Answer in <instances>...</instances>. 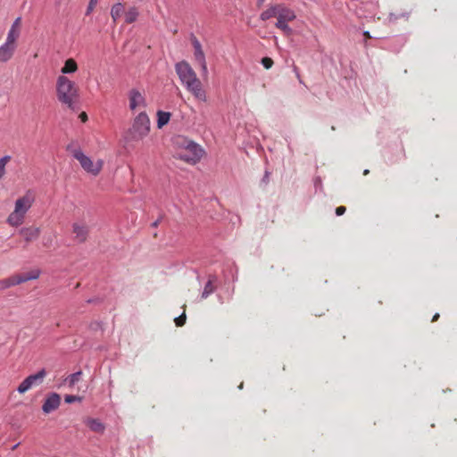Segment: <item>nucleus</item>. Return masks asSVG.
<instances>
[{
  "label": "nucleus",
  "mask_w": 457,
  "mask_h": 457,
  "mask_svg": "<svg viewBox=\"0 0 457 457\" xmlns=\"http://www.w3.org/2000/svg\"><path fill=\"white\" fill-rule=\"evenodd\" d=\"M438 318H439V313H436V314L433 316V318H432V321L434 322V321L437 320H438Z\"/></svg>",
  "instance_id": "a19ab883"
},
{
  "label": "nucleus",
  "mask_w": 457,
  "mask_h": 457,
  "mask_svg": "<svg viewBox=\"0 0 457 457\" xmlns=\"http://www.w3.org/2000/svg\"><path fill=\"white\" fill-rule=\"evenodd\" d=\"M67 151H69L72 157L78 160L81 165V167L88 173L93 175H97L103 167V161L98 160L96 163L86 155L79 147H73L72 145H69L67 146Z\"/></svg>",
  "instance_id": "423d86ee"
},
{
  "label": "nucleus",
  "mask_w": 457,
  "mask_h": 457,
  "mask_svg": "<svg viewBox=\"0 0 457 457\" xmlns=\"http://www.w3.org/2000/svg\"><path fill=\"white\" fill-rule=\"evenodd\" d=\"M197 63L201 67V71H202L203 77L206 78L207 75H208V69H207L206 60L197 62Z\"/></svg>",
  "instance_id": "cd10ccee"
},
{
  "label": "nucleus",
  "mask_w": 457,
  "mask_h": 457,
  "mask_svg": "<svg viewBox=\"0 0 457 457\" xmlns=\"http://www.w3.org/2000/svg\"><path fill=\"white\" fill-rule=\"evenodd\" d=\"M150 131V120L145 112H140L128 131V139L139 141L145 137Z\"/></svg>",
  "instance_id": "39448f33"
},
{
  "label": "nucleus",
  "mask_w": 457,
  "mask_h": 457,
  "mask_svg": "<svg viewBox=\"0 0 457 457\" xmlns=\"http://www.w3.org/2000/svg\"><path fill=\"white\" fill-rule=\"evenodd\" d=\"M191 42L194 47V57L195 62H197L205 60V55L202 49V45L194 35L191 36Z\"/></svg>",
  "instance_id": "2eb2a0df"
},
{
  "label": "nucleus",
  "mask_w": 457,
  "mask_h": 457,
  "mask_svg": "<svg viewBox=\"0 0 457 457\" xmlns=\"http://www.w3.org/2000/svg\"><path fill=\"white\" fill-rule=\"evenodd\" d=\"M92 302H93L92 299L87 300V303H92Z\"/></svg>",
  "instance_id": "de8ad7c7"
},
{
  "label": "nucleus",
  "mask_w": 457,
  "mask_h": 457,
  "mask_svg": "<svg viewBox=\"0 0 457 457\" xmlns=\"http://www.w3.org/2000/svg\"><path fill=\"white\" fill-rule=\"evenodd\" d=\"M79 400H80V398L79 396L72 395H66L64 397V401L67 403H72L79 401Z\"/></svg>",
  "instance_id": "7c9ffc66"
},
{
  "label": "nucleus",
  "mask_w": 457,
  "mask_h": 457,
  "mask_svg": "<svg viewBox=\"0 0 457 457\" xmlns=\"http://www.w3.org/2000/svg\"><path fill=\"white\" fill-rule=\"evenodd\" d=\"M55 90L57 100L74 111L79 98V88L76 84L68 77L60 75L56 79Z\"/></svg>",
  "instance_id": "f03ea898"
},
{
  "label": "nucleus",
  "mask_w": 457,
  "mask_h": 457,
  "mask_svg": "<svg viewBox=\"0 0 457 457\" xmlns=\"http://www.w3.org/2000/svg\"><path fill=\"white\" fill-rule=\"evenodd\" d=\"M32 387L31 386V383L29 382V380L28 379V378H26L18 386L17 388V391L20 393V394H24L25 392H27L29 389H30Z\"/></svg>",
  "instance_id": "a878e982"
},
{
  "label": "nucleus",
  "mask_w": 457,
  "mask_h": 457,
  "mask_svg": "<svg viewBox=\"0 0 457 457\" xmlns=\"http://www.w3.org/2000/svg\"><path fill=\"white\" fill-rule=\"evenodd\" d=\"M79 118L81 119V121L85 122V121H87V113H86V112H81V113L79 114Z\"/></svg>",
  "instance_id": "e433bc0d"
},
{
  "label": "nucleus",
  "mask_w": 457,
  "mask_h": 457,
  "mask_svg": "<svg viewBox=\"0 0 457 457\" xmlns=\"http://www.w3.org/2000/svg\"><path fill=\"white\" fill-rule=\"evenodd\" d=\"M369 173H370V170H369L368 169L364 170V171H363V174H364V175H367V174H369Z\"/></svg>",
  "instance_id": "37998d69"
},
{
  "label": "nucleus",
  "mask_w": 457,
  "mask_h": 457,
  "mask_svg": "<svg viewBox=\"0 0 457 457\" xmlns=\"http://www.w3.org/2000/svg\"><path fill=\"white\" fill-rule=\"evenodd\" d=\"M129 108L135 110L139 105H145V99L137 89H131L129 94Z\"/></svg>",
  "instance_id": "9b49d317"
},
{
  "label": "nucleus",
  "mask_w": 457,
  "mask_h": 457,
  "mask_svg": "<svg viewBox=\"0 0 457 457\" xmlns=\"http://www.w3.org/2000/svg\"><path fill=\"white\" fill-rule=\"evenodd\" d=\"M124 5L121 3H117L113 4L111 8V17L113 22H117V21L121 17L124 13Z\"/></svg>",
  "instance_id": "6ab92c4d"
},
{
  "label": "nucleus",
  "mask_w": 457,
  "mask_h": 457,
  "mask_svg": "<svg viewBox=\"0 0 457 457\" xmlns=\"http://www.w3.org/2000/svg\"><path fill=\"white\" fill-rule=\"evenodd\" d=\"M78 71V64L74 59H67L61 69L62 75L72 74Z\"/></svg>",
  "instance_id": "f3484780"
},
{
  "label": "nucleus",
  "mask_w": 457,
  "mask_h": 457,
  "mask_svg": "<svg viewBox=\"0 0 457 457\" xmlns=\"http://www.w3.org/2000/svg\"><path fill=\"white\" fill-rule=\"evenodd\" d=\"M18 445H19V443H18V444H16V445H14L12 446V450L16 449V448L18 447Z\"/></svg>",
  "instance_id": "c03bdc74"
},
{
  "label": "nucleus",
  "mask_w": 457,
  "mask_h": 457,
  "mask_svg": "<svg viewBox=\"0 0 457 457\" xmlns=\"http://www.w3.org/2000/svg\"><path fill=\"white\" fill-rule=\"evenodd\" d=\"M295 17V13L293 10L284 6L283 4H278V20L292 21Z\"/></svg>",
  "instance_id": "4468645a"
},
{
  "label": "nucleus",
  "mask_w": 457,
  "mask_h": 457,
  "mask_svg": "<svg viewBox=\"0 0 457 457\" xmlns=\"http://www.w3.org/2000/svg\"><path fill=\"white\" fill-rule=\"evenodd\" d=\"M20 30L10 29L5 42L11 45H16V40L19 37Z\"/></svg>",
  "instance_id": "5701e85b"
},
{
  "label": "nucleus",
  "mask_w": 457,
  "mask_h": 457,
  "mask_svg": "<svg viewBox=\"0 0 457 457\" xmlns=\"http://www.w3.org/2000/svg\"><path fill=\"white\" fill-rule=\"evenodd\" d=\"M19 234L23 239L29 243L38 238L40 235V228L37 227H25L19 230Z\"/></svg>",
  "instance_id": "9d476101"
},
{
  "label": "nucleus",
  "mask_w": 457,
  "mask_h": 457,
  "mask_svg": "<svg viewBox=\"0 0 457 457\" xmlns=\"http://www.w3.org/2000/svg\"><path fill=\"white\" fill-rule=\"evenodd\" d=\"M20 21H21V18H20V17H18V18L14 21V22L12 23V25L11 29H18V27H19V24H20Z\"/></svg>",
  "instance_id": "72a5a7b5"
},
{
  "label": "nucleus",
  "mask_w": 457,
  "mask_h": 457,
  "mask_svg": "<svg viewBox=\"0 0 457 457\" xmlns=\"http://www.w3.org/2000/svg\"><path fill=\"white\" fill-rule=\"evenodd\" d=\"M73 239L79 244L85 243L90 233V227L85 220H77L72 223Z\"/></svg>",
  "instance_id": "6e6552de"
},
{
  "label": "nucleus",
  "mask_w": 457,
  "mask_h": 457,
  "mask_svg": "<svg viewBox=\"0 0 457 457\" xmlns=\"http://www.w3.org/2000/svg\"><path fill=\"white\" fill-rule=\"evenodd\" d=\"M170 119V112H163V111H158L157 112V127L159 129L162 128L164 125H166Z\"/></svg>",
  "instance_id": "4be33fe9"
},
{
  "label": "nucleus",
  "mask_w": 457,
  "mask_h": 457,
  "mask_svg": "<svg viewBox=\"0 0 457 457\" xmlns=\"http://www.w3.org/2000/svg\"><path fill=\"white\" fill-rule=\"evenodd\" d=\"M295 72L296 73L297 78L299 79L300 83H302L300 73L298 72V70L296 67L294 68Z\"/></svg>",
  "instance_id": "ea45409f"
},
{
  "label": "nucleus",
  "mask_w": 457,
  "mask_h": 457,
  "mask_svg": "<svg viewBox=\"0 0 457 457\" xmlns=\"http://www.w3.org/2000/svg\"><path fill=\"white\" fill-rule=\"evenodd\" d=\"M278 4L271 5L267 10L263 11L261 13L260 19L262 21H267L274 16L278 17Z\"/></svg>",
  "instance_id": "aec40b11"
},
{
  "label": "nucleus",
  "mask_w": 457,
  "mask_h": 457,
  "mask_svg": "<svg viewBox=\"0 0 457 457\" xmlns=\"http://www.w3.org/2000/svg\"><path fill=\"white\" fill-rule=\"evenodd\" d=\"M264 0H258V4H262L263 3Z\"/></svg>",
  "instance_id": "a18cd8bd"
},
{
  "label": "nucleus",
  "mask_w": 457,
  "mask_h": 457,
  "mask_svg": "<svg viewBox=\"0 0 457 457\" xmlns=\"http://www.w3.org/2000/svg\"><path fill=\"white\" fill-rule=\"evenodd\" d=\"M314 185H315V187L317 188L318 187H321V179L320 178H316L315 180H314Z\"/></svg>",
  "instance_id": "c9c22d12"
},
{
  "label": "nucleus",
  "mask_w": 457,
  "mask_h": 457,
  "mask_svg": "<svg viewBox=\"0 0 457 457\" xmlns=\"http://www.w3.org/2000/svg\"><path fill=\"white\" fill-rule=\"evenodd\" d=\"M160 221H161V218H159L158 220H156L155 221H154V222L152 223V225H151V226H152L153 228H156V227L158 226V224L160 223Z\"/></svg>",
  "instance_id": "4c0bfd02"
},
{
  "label": "nucleus",
  "mask_w": 457,
  "mask_h": 457,
  "mask_svg": "<svg viewBox=\"0 0 457 457\" xmlns=\"http://www.w3.org/2000/svg\"><path fill=\"white\" fill-rule=\"evenodd\" d=\"M175 71L181 84L196 99L206 102V93L203 89L202 82L197 78L195 71L187 61H180L175 64Z\"/></svg>",
  "instance_id": "f257e3e1"
},
{
  "label": "nucleus",
  "mask_w": 457,
  "mask_h": 457,
  "mask_svg": "<svg viewBox=\"0 0 457 457\" xmlns=\"http://www.w3.org/2000/svg\"><path fill=\"white\" fill-rule=\"evenodd\" d=\"M81 375H82V372L80 370L71 374L67 378V381L69 383V386H73L76 383H78L79 381V379H80Z\"/></svg>",
  "instance_id": "393cba45"
},
{
  "label": "nucleus",
  "mask_w": 457,
  "mask_h": 457,
  "mask_svg": "<svg viewBox=\"0 0 457 457\" xmlns=\"http://www.w3.org/2000/svg\"><path fill=\"white\" fill-rule=\"evenodd\" d=\"M125 14V22L128 24L133 23L137 21L139 12L137 7H130L129 10L124 12Z\"/></svg>",
  "instance_id": "412c9836"
},
{
  "label": "nucleus",
  "mask_w": 457,
  "mask_h": 457,
  "mask_svg": "<svg viewBox=\"0 0 457 457\" xmlns=\"http://www.w3.org/2000/svg\"><path fill=\"white\" fill-rule=\"evenodd\" d=\"M41 274L40 270L35 269L26 273L13 275L4 279L0 280V290L9 288L11 287L20 285L29 280L37 279Z\"/></svg>",
  "instance_id": "0eeeda50"
},
{
  "label": "nucleus",
  "mask_w": 457,
  "mask_h": 457,
  "mask_svg": "<svg viewBox=\"0 0 457 457\" xmlns=\"http://www.w3.org/2000/svg\"><path fill=\"white\" fill-rule=\"evenodd\" d=\"M61 403V397L57 393H51L47 395L46 398L43 406L42 411L45 413H50L54 411H55Z\"/></svg>",
  "instance_id": "1a4fd4ad"
},
{
  "label": "nucleus",
  "mask_w": 457,
  "mask_h": 457,
  "mask_svg": "<svg viewBox=\"0 0 457 457\" xmlns=\"http://www.w3.org/2000/svg\"><path fill=\"white\" fill-rule=\"evenodd\" d=\"M46 370L41 369L37 373L31 374V375L28 376L27 378L29 380V382L31 383V386H33L40 385L44 381V378H46Z\"/></svg>",
  "instance_id": "a211bd4d"
},
{
  "label": "nucleus",
  "mask_w": 457,
  "mask_h": 457,
  "mask_svg": "<svg viewBox=\"0 0 457 457\" xmlns=\"http://www.w3.org/2000/svg\"><path fill=\"white\" fill-rule=\"evenodd\" d=\"M97 1L98 0H90L89 1L88 6H87V14H89L92 12V10L95 8Z\"/></svg>",
  "instance_id": "2f4dec72"
},
{
  "label": "nucleus",
  "mask_w": 457,
  "mask_h": 457,
  "mask_svg": "<svg viewBox=\"0 0 457 457\" xmlns=\"http://www.w3.org/2000/svg\"><path fill=\"white\" fill-rule=\"evenodd\" d=\"M16 45L7 44L6 42L0 46V62H8L12 57Z\"/></svg>",
  "instance_id": "f8f14e48"
},
{
  "label": "nucleus",
  "mask_w": 457,
  "mask_h": 457,
  "mask_svg": "<svg viewBox=\"0 0 457 457\" xmlns=\"http://www.w3.org/2000/svg\"><path fill=\"white\" fill-rule=\"evenodd\" d=\"M262 64L263 65V67H264L265 69H270V68H271V67H272V65H273V61H272V59H271V58H270V57H263V58L262 59Z\"/></svg>",
  "instance_id": "c756f323"
},
{
  "label": "nucleus",
  "mask_w": 457,
  "mask_h": 457,
  "mask_svg": "<svg viewBox=\"0 0 457 457\" xmlns=\"http://www.w3.org/2000/svg\"><path fill=\"white\" fill-rule=\"evenodd\" d=\"M10 159L11 157L9 155H5L0 159V179L4 175V168Z\"/></svg>",
  "instance_id": "bb28decb"
},
{
  "label": "nucleus",
  "mask_w": 457,
  "mask_h": 457,
  "mask_svg": "<svg viewBox=\"0 0 457 457\" xmlns=\"http://www.w3.org/2000/svg\"><path fill=\"white\" fill-rule=\"evenodd\" d=\"M33 202L34 196L29 191L23 196L18 198L15 202L13 212L7 218V222L12 227L21 225L24 220L25 214L32 206Z\"/></svg>",
  "instance_id": "7ed1b4c3"
},
{
  "label": "nucleus",
  "mask_w": 457,
  "mask_h": 457,
  "mask_svg": "<svg viewBox=\"0 0 457 457\" xmlns=\"http://www.w3.org/2000/svg\"><path fill=\"white\" fill-rule=\"evenodd\" d=\"M218 281V277L216 275H209L208 281L206 282L204 288L202 292L201 297L203 299H206L210 295H212L215 289V283Z\"/></svg>",
  "instance_id": "ddd939ff"
},
{
  "label": "nucleus",
  "mask_w": 457,
  "mask_h": 457,
  "mask_svg": "<svg viewBox=\"0 0 457 457\" xmlns=\"http://www.w3.org/2000/svg\"><path fill=\"white\" fill-rule=\"evenodd\" d=\"M363 35L368 37V38H371L372 37L370 36V32L369 31H364L363 32Z\"/></svg>",
  "instance_id": "79ce46f5"
},
{
  "label": "nucleus",
  "mask_w": 457,
  "mask_h": 457,
  "mask_svg": "<svg viewBox=\"0 0 457 457\" xmlns=\"http://www.w3.org/2000/svg\"><path fill=\"white\" fill-rule=\"evenodd\" d=\"M238 387H239V389H242L243 388V383H241Z\"/></svg>",
  "instance_id": "49530a36"
},
{
  "label": "nucleus",
  "mask_w": 457,
  "mask_h": 457,
  "mask_svg": "<svg viewBox=\"0 0 457 457\" xmlns=\"http://www.w3.org/2000/svg\"><path fill=\"white\" fill-rule=\"evenodd\" d=\"M177 144L182 147L179 154L180 160L193 164L201 160L204 150L198 144L180 137L177 138Z\"/></svg>",
  "instance_id": "20e7f679"
},
{
  "label": "nucleus",
  "mask_w": 457,
  "mask_h": 457,
  "mask_svg": "<svg viewBox=\"0 0 457 457\" xmlns=\"http://www.w3.org/2000/svg\"><path fill=\"white\" fill-rule=\"evenodd\" d=\"M187 320L185 312H183L180 316L175 318L174 321L178 327H181L185 324Z\"/></svg>",
  "instance_id": "c85d7f7f"
},
{
  "label": "nucleus",
  "mask_w": 457,
  "mask_h": 457,
  "mask_svg": "<svg viewBox=\"0 0 457 457\" xmlns=\"http://www.w3.org/2000/svg\"><path fill=\"white\" fill-rule=\"evenodd\" d=\"M288 21L278 20L276 22V27L281 29L286 35H290L292 33V29L287 24Z\"/></svg>",
  "instance_id": "b1692460"
},
{
  "label": "nucleus",
  "mask_w": 457,
  "mask_h": 457,
  "mask_svg": "<svg viewBox=\"0 0 457 457\" xmlns=\"http://www.w3.org/2000/svg\"><path fill=\"white\" fill-rule=\"evenodd\" d=\"M85 423L94 432L103 433L104 431V425L98 419L87 418Z\"/></svg>",
  "instance_id": "dca6fc26"
},
{
  "label": "nucleus",
  "mask_w": 457,
  "mask_h": 457,
  "mask_svg": "<svg viewBox=\"0 0 457 457\" xmlns=\"http://www.w3.org/2000/svg\"><path fill=\"white\" fill-rule=\"evenodd\" d=\"M346 209L345 206H339L336 209V214L341 216L345 212Z\"/></svg>",
  "instance_id": "473e14b6"
},
{
  "label": "nucleus",
  "mask_w": 457,
  "mask_h": 457,
  "mask_svg": "<svg viewBox=\"0 0 457 457\" xmlns=\"http://www.w3.org/2000/svg\"><path fill=\"white\" fill-rule=\"evenodd\" d=\"M270 173L268 171L265 172L262 181L267 182L269 180Z\"/></svg>",
  "instance_id": "58836bf2"
},
{
  "label": "nucleus",
  "mask_w": 457,
  "mask_h": 457,
  "mask_svg": "<svg viewBox=\"0 0 457 457\" xmlns=\"http://www.w3.org/2000/svg\"><path fill=\"white\" fill-rule=\"evenodd\" d=\"M399 17H400V15H395L394 13H390L388 18H389L390 21H395L396 20L399 19Z\"/></svg>",
  "instance_id": "f704fd0d"
}]
</instances>
